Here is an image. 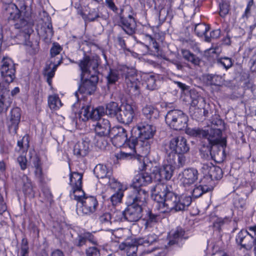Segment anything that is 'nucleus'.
Instances as JSON below:
<instances>
[{
	"mask_svg": "<svg viewBox=\"0 0 256 256\" xmlns=\"http://www.w3.org/2000/svg\"><path fill=\"white\" fill-rule=\"evenodd\" d=\"M152 192L154 194L156 207L160 213H168L186 210L192 203L190 196L178 195L173 192L170 185L158 183L152 187Z\"/></svg>",
	"mask_w": 256,
	"mask_h": 256,
	"instance_id": "f257e3e1",
	"label": "nucleus"
},
{
	"mask_svg": "<svg viewBox=\"0 0 256 256\" xmlns=\"http://www.w3.org/2000/svg\"><path fill=\"white\" fill-rule=\"evenodd\" d=\"M16 64L13 60L4 57L0 68L2 78L0 82V112H6L10 106L12 100L9 94L8 86L16 78Z\"/></svg>",
	"mask_w": 256,
	"mask_h": 256,
	"instance_id": "f03ea898",
	"label": "nucleus"
},
{
	"mask_svg": "<svg viewBox=\"0 0 256 256\" xmlns=\"http://www.w3.org/2000/svg\"><path fill=\"white\" fill-rule=\"evenodd\" d=\"M120 74L124 80L130 94L138 96L140 94V82L137 78L138 76L136 69L132 67L122 66H119L118 69L110 68L106 76L108 84H114L119 80Z\"/></svg>",
	"mask_w": 256,
	"mask_h": 256,
	"instance_id": "7ed1b4c3",
	"label": "nucleus"
},
{
	"mask_svg": "<svg viewBox=\"0 0 256 256\" xmlns=\"http://www.w3.org/2000/svg\"><path fill=\"white\" fill-rule=\"evenodd\" d=\"M186 132L192 136L206 138L208 142V145L207 146L212 147L220 144L222 146L226 144L224 140L222 137V130L218 128H210L205 130L198 128H188Z\"/></svg>",
	"mask_w": 256,
	"mask_h": 256,
	"instance_id": "20e7f679",
	"label": "nucleus"
},
{
	"mask_svg": "<svg viewBox=\"0 0 256 256\" xmlns=\"http://www.w3.org/2000/svg\"><path fill=\"white\" fill-rule=\"evenodd\" d=\"M156 131V127L151 122H142L132 128L133 138L131 140V142H136V144L144 148V144H142L143 142H148L150 143L148 140L154 136Z\"/></svg>",
	"mask_w": 256,
	"mask_h": 256,
	"instance_id": "39448f33",
	"label": "nucleus"
},
{
	"mask_svg": "<svg viewBox=\"0 0 256 256\" xmlns=\"http://www.w3.org/2000/svg\"><path fill=\"white\" fill-rule=\"evenodd\" d=\"M142 144L144 146L142 148L138 144H135L134 148H128L131 150L130 152H121L118 154L117 158L118 159H131L135 158L137 160L139 169L140 170H144L146 169L147 165L144 162V157L149 152L150 150V144L148 142H144Z\"/></svg>",
	"mask_w": 256,
	"mask_h": 256,
	"instance_id": "423d86ee",
	"label": "nucleus"
},
{
	"mask_svg": "<svg viewBox=\"0 0 256 256\" xmlns=\"http://www.w3.org/2000/svg\"><path fill=\"white\" fill-rule=\"evenodd\" d=\"M190 150V146L188 144L186 139L182 136H178L172 138L168 146V149H166V156L175 155V160L178 162V158L183 157L186 163V156L184 154L188 152Z\"/></svg>",
	"mask_w": 256,
	"mask_h": 256,
	"instance_id": "0eeeda50",
	"label": "nucleus"
},
{
	"mask_svg": "<svg viewBox=\"0 0 256 256\" xmlns=\"http://www.w3.org/2000/svg\"><path fill=\"white\" fill-rule=\"evenodd\" d=\"M178 159V162L175 160V155L166 156V160L168 164L156 170V176L158 180H170L172 176L174 169L182 167L184 165V158L182 156Z\"/></svg>",
	"mask_w": 256,
	"mask_h": 256,
	"instance_id": "6e6552de",
	"label": "nucleus"
},
{
	"mask_svg": "<svg viewBox=\"0 0 256 256\" xmlns=\"http://www.w3.org/2000/svg\"><path fill=\"white\" fill-rule=\"evenodd\" d=\"M112 136V142L113 144L117 147L123 146L125 148H134L136 142H132V129L130 131V136L128 138L126 130L121 126H114L112 128L111 134L110 136Z\"/></svg>",
	"mask_w": 256,
	"mask_h": 256,
	"instance_id": "1a4fd4ad",
	"label": "nucleus"
},
{
	"mask_svg": "<svg viewBox=\"0 0 256 256\" xmlns=\"http://www.w3.org/2000/svg\"><path fill=\"white\" fill-rule=\"evenodd\" d=\"M165 120L170 128L176 130H181L186 127L188 118L182 111L172 110L168 112Z\"/></svg>",
	"mask_w": 256,
	"mask_h": 256,
	"instance_id": "9d476101",
	"label": "nucleus"
},
{
	"mask_svg": "<svg viewBox=\"0 0 256 256\" xmlns=\"http://www.w3.org/2000/svg\"><path fill=\"white\" fill-rule=\"evenodd\" d=\"M127 207L123 212H118L116 215L118 218L116 220L121 222L127 220L130 222L138 221L142 217V208L140 204H126Z\"/></svg>",
	"mask_w": 256,
	"mask_h": 256,
	"instance_id": "9b49d317",
	"label": "nucleus"
},
{
	"mask_svg": "<svg viewBox=\"0 0 256 256\" xmlns=\"http://www.w3.org/2000/svg\"><path fill=\"white\" fill-rule=\"evenodd\" d=\"M82 72L80 80H82L86 74L91 75L92 71L93 74H98V68L99 65L98 60L97 57H90L84 56L82 60L78 63Z\"/></svg>",
	"mask_w": 256,
	"mask_h": 256,
	"instance_id": "f8f14e48",
	"label": "nucleus"
},
{
	"mask_svg": "<svg viewBox=\"0 0 256 256\" xmlns=\"http://www.w3.org/2000/svg\"><path fill=\"white\" fill-rule=\"evenodd\" d=\"M81 80L82 82L79 86L78 90L75 92V96L79 100L78 93L91 95L96 90V84L98 80V74H92L90 78Z\"/></svg>",
	"mask_w": 256,
	"mask_h": 256,
	"instance_id": "ddd939ff",
	"label": "nucleus"
},
{
	"mask_svg": "<svg viewBox=\"0 0 256 256\" xmlns=\"http://www.w3.org/2000/svg\"><path fill=\"white\" fill-rule=\"evenodd\" d=\"M98 206L96 198L93 196H87L76 205L78 214L90 215L96 210Z\"/></svg>",
	"mask_w": 256,
	"mask_h": 256,
	"instance_id": "4468645a",
	"label": "nucleus"
},
{
	"mask_svg": "<svg viewBox=\"0 0 256 256\" xmlns=\"http://www.w3.org/2000/svg\"><path fill=\"white\" fill-rule=\"evenodd\" d=\"M190 98L191 100V108L190 112L192 116V118L198 120L202 116V108L201 107L204 106V99L198 95L194 91H190Z\"/></svg>",
	"mask_w": 256,
	"mask_h": 256,
	"instance_id": "2eb2a0df",
	"label": "nucleus"
},
{
	"mask_svg": "<svg viewBox=\"0 0 256 256\" xmlns=\"http://www.w3.org/2000/svg\"><path fill=\"white\" fill-rule=\"evenodd\" d=\"M236 243L241 248L250 251L256 245V237L246 230H242L236 236Z\"/></svg>",
	"mask_w": 256,
	"mask_h": 256,
	"instance_id": "dca6fc26",
	"label": "nucleus"
},
{
	"mask_svg": "<svg viewBox=\"0 0 256 256\" xmlns=\"http://www.w3.org/2000/svg\"><path fill=\"white\" fill-rule=\"evenodd\" d=\"M18 6L19 8L14 3L3 6L4 13L7 16L8 20L16 18L18 16L22 14V12L27 14L26 10L29 8L26 6L24 1H20L18 4Z\"/></svg>",
	"mask_w": 256,
	"mask_h": 256,
	"instance_id": "f3484780",
	"label": "nucleus"
},
{
	"mask_svg": "<svg viewBox=\"0 0 256 256\" xmlns=\"http://www.w3.org/2000/svg\"><path fill=\"white\" fill-rule=\"evenodd\" d=\"M26 13L28 14H26V13L22 12V14L18 16V18L12 20L14 23V28L22 32L25 38L29 36L32 32V24L29 22L30 13L28 12V9L26 10Z\"/></svg>",
	"mask_w": 256,
	"mask_h": 256,
	"instance_id": "a211bd4d",
	"label": "nucleus"
},
{
	"mask_svg": "<svg viewBox=\"0 0 256 256\" xmlns=\"http://www.w3.org/2000/svg\"><path fill=\"white\" fill-rule=\"evenodd\" d=\"M148 198V192L140 188L132 186L130 193L127 196L126 204H140L142 206Z\"/></svg>",
	"mask_w": 256,
	"mask_h": 256,
	"instance_id": "6ab92c4d",
	"label": "nucleus"
},
{
	"mask_svg": "<svg viewBox=\"0 0 256 256\" xmlns=\"http://www.w3.org/2000/svg\"><path fill=\"white\" fill-rule=\"evenodd\" d=\"M134 108L135 106L133 104L128 103L122 104L118 114V120L126 124L132 122L135 116Z\"/></svg>",
	"mask_w": 256,
	"mask_h": 256,
	"instance_id": "aec40b11",
	"label": "nucleus"
},
{
	"mask_svg": "<svg viewBox=\"0 0 256 256\" xmlns=\"http://www.w3.org/2000/svg\"><path fill=\"white\" fill-rule=\"evenodd\" d=\"M20 108H15L11 110L6 124L9 132L12 134H15L17 132L18 124L20 122Z\"/></svg>",
	"mask_w": 256,
	"mask_h": 256,
	"instance_id": "412c9836",
	"label": "nucleus"
},
{
	"mask_svg": "<svg viewBox=\"0 0 256 256\" xmlns=\"http://www.w3.org/2000/svg\"><path fill=\"white\" fill-rule=\"evenodd\" d=\"M180 175V180L184 186L187 187L194 184L198 180L199 174L196 168H190L184 170Z\"/></svg>",
	"mask_w": 256,
	"mask_h": 256,
	"instance_id": "4be33fe9",
	"label": "nucleus"
},
{
	"mask_svg": "<svg viewBox=\"0 0 256 256\" xmlns=\"http://www.w3.org/2000/svg\"><path fill=\"white\" fill-rule=\"evenodd\" d=\"M120 18V25L125 32L132 36L136 30V24L133 16L129 14L128 17H124L122 14L119 16Z\"/></svg>",
	"mask_w": 256,
	"mask_h": 256,
	"instance_id": "5701e85b",
	"label": "nucleus"
},
{
	"mask_svg": "<svg viewBox=\"0 0 256 256\" xmlns=\"http://www.w3.org/2000/svg\"><path fill=\"white\" fill-rule=\"evenodd\" d=\"M111 130L110 121L105 118L100 119L95 125L96 136H110Z\"/></svg>",
	"mask_w": 256,
	"mask_h": 256,
	"instance_id": "b1692460",
	"label": "nucleus"
},
{
	"mask_svg": "<svg viewBox=\"0 0 256 256\" xmlns=\"http://www.w3.org/2000/svg\"><path fill=\"white\" fill-rule=\"evenodd\" d=\"M138 246L136 238L128 239L120 244L118 248L125 251L128 256H133L136 254Z\"/></svg>",
	"mask_w": 256,
	"mask_h": 256,
	"instance_id": "393cba45",
	"label": "nucleus"
},
{
	"mask_svg": "<svg viewBox=\"0 0 256 256\" xmlns=\"http://www.w3.org/2000/svg\"><path fill=\"white\" fill-rule=\"evenodd\" d=\"M150 174L148 172H141L136 174L133 179L132 186L140 188L146 186L152 182Z\"/></svg>",
	"mask_w": 256,
	"mask_h": 256,
	"instance_id": "a878e982",
	"label": "nucleus"
},
{
	"mask_svg": "<svg viewBox=\"0 0 256 256\" xmlns=\"http://www.w3.org/2000/svg\"><path fill=\"white\" fill-rule=\"evenodd\" d=\"M90 143L86 140L78 142L74 148V154L78 157L85 156L89 151Z\"/></svg>",
	"mask_w": 256,
	"mask_h": 256,
	"instance_id": "bb28decb",
	"label": "nucleus"
},
{
	"mask_svg": "<svg viewBox=\"0 0 256 256\" xmlns=\"http://www.w3.org/2000/svg\"><path fill=\"white\" fill-rule=\"evenodd\" d=\"M203 168L208 170V174L212 180H220L222 176L223 172L220 166L210 164V165L204 164Z\"/></svg>",
	"mask_w": 256,
	"mask_h": 256,
	"instance_id": "cd10ccee",
	"label": "nucleus"
},
{
	"mask_svg": "<svg viewBox=\"0 0 256 256\" xmlns=\"http://www.w3.org/2000/svg\"><path fill=\"white\" fill-rule=\"evenodd\" d=\"M94 172L98 178L104 179V180L112 175V170L106 166L102 164H97L94 168Z\"/></svg>",
	"mask_w": 256,
	"mask_h": 256,
	"instance_id": "c85d7f7f",
	"label": "nucleus"
},
{
	"mask_svg": "<svg viewBox=\"0 0 256 256\" xmlns=\"http://www.w3.org/2000/svg\"><path fill=\"white\" fill-rule=\"evenodd\" d=\"M31 159L32 164L35 168L34 174L36 178L40 182H43L44 178L40 158L36 155H35L34 156H32Z\"/></svg>",
	"mask_w": 256,
	"mask_h": 256,
	"instance_id": "c756f323",
	"label": "nucleus"
},
{
	"mask_svg": "<svg viewBox=\"0 0 256 256\" xmlns=\"http://www.w3.org/2000/svg\"><path fill=\"white\" fill-rule=\"evenodd\" d=\"M137 244L139 246H148L156 242L158 239V236L154 233L150 234L147 236L136 238Z\"/></svg>",
	"mask_w": 256,
	"mask_h": 256,
	"instance_id": "7c9ffc66",
	"label": "nucleus"
},
{
	"mask_svg": "<svg viewBox=\"0 0 256 256\" xmlns=\"http://www.w3.org/2000/svg\"><path fill=\"white\" fill-rule=\"evenodd\" d=\"M211 190L212 188L210 186L203 184H199L194 186V188L190 193L193 198H198L204 194L211 191Z\"/></svg>",
	"mask_w": 256,
	"mask_h": 256,
	"instance_id": "2f4dec72",
	"label": "nucleus"
},
{
	"mask_svg": "<svg viewBox=\"0 0 256 256\" xmlns=\"http://www.w3.org/2000/svg\"><path fill=\"white\" fill-rule=\"evenodd\" d=\"M240 190L234 193V204L237 208H243L246 205V194Z\"/></svg>",
	"mask_w": 256,
	"mask_h": 256,
	"instance_id": "473e14b6",
	"label": "nucleus"
},
{
	"mask_svg": "<svg viewBox=\"0 0 256 256\" xmlns=\"http://www.w3.org/2000/svg\"><path fill=\"white\" fill-rule=\"evenodd\" d=\"M142 114L147 119L152 121L159 116L158 110L152 106H146L142 108Z\"/></svg>",
	"mask_w": 256,
	"mask_h": 256,
	"instance_id": "72a5a7b5",
	"label": "nucleus"
},
{
	"mask_svg": "<svg viewBox=\"0 0 256 256\" xmlns=\"http://www.w3.org/2000/svg\"><path fill=\"white\" fill-rule=\"evenodd\" d=\"M160 218L158 214H153L150 210H148L144 218V220L146 221L145 227L148 228L152 226L159 221Z\"/></svg>",
	"mask_w": 256,
	"mask_h": 256,
	"instance_id": "f704fd0d",
	"label": "nucleus"
},
{
	"mask_svg": "<svg viewBox=\"0 0 256 256\" xmlns=\"http://www.w3.org/2000/svg\"><path fill=\"white\" fill-rule=\"evenodd\" d=\"M105 113L110 117H116L118 118V114L120 110V107L119 106L117 102H112L106 104Z\"/></svg>",
	"mask_w": 256,
	"mask_h": 256,
	"instance_id": "c9c22d12",
	"label": "nucleus"
},
{
	"mask_svg": "<svg viewBox=\"0 0 256 256\" xmlns=\"http://www.w3.org/2000/svg\"><path fill=\"white\" fill-rule=\"evenodd\" d=\"M70 196L72 199L77 202V204H78L80 202L82 201L83 198L87 196L84 191L82 190V186H80V188L77 187L72 188L70 192Z\"/></svg>",
	"mask_w": 256,
	"mask_h": 256,
	"instance_id": "e433bc0d",
	"label": "nucleus"
},
{
	"mask_svg": "<svg viewBox=\"0 0 256 256\" xmlns=\"http://www.w3.org/2000/svg\"><path fill=\"white\" fill-rule=\"evenodd\" d=\"M82 174L78 172H72L70 176V185L72 188L82 186Z\"/></svg>",
	"mask_w": 256,
	"mask_h": 256,
	"instance_id": "4c0bfd02",
	"label": "nucleus"
},
{
	"mask_svg": "<svg viewBox=\"0 0 256 256\" xmlns=\"http://www.w3.org/2000/svg\"><path fill=\"white\" fill-rule=\"evenodd\" d=\"M212 147L207 146L206 150H205L206 154H204V156H208L210 155L212 158L216 162H220L224 160L225 158V154L224 150H219L216 154H212Z\"/></svg>",
	"mask_w": 256,
	"mask_h": 256,
	"instance_id": "58836bf2",
	"label": "nucleus"
},
{
	"mask_svg": "<svg viewBox=\"0 0 256 256\" xmlns=\"http://www.w3.org/2000/svg\"><path fill=\"white\" fill-rule=\"evenodd\" d=\"M21 183L22 184V190L25 194L30 195L33 194L32 182L27 176L24 174L22 176Z\"/></svg>",
	"mask_w": 256,
	"mask_h": 256,
	"instance_id": "ea45409f",
	"label": "nucleus"
},
{
	"mask_svg": "<svg viewBox=\"0 0 256 256\" xmlns=\"http://www.w3.org/2000/svg\"><path fill=\"white\" fill-rule=\"evenodd\" d=\"M182 54L184 60L191 62L195 65L199 64L200 61L199 58L194 54L188 50H182Z\"/></svg>",
	"mask_w": 256,
	"mask_h": 256,
	"instance_id": "a19ab883",
	"label": "nucleus"
},
{
	"mask_svg": "<svg viewBox=\"0 0 256 256\" xmlns=\"http://www.w3.org/2000/svg\"><path fill=\"white\" fill-rule=\"evenodd\" d=\"M60 64L58 62V64H54V62L52 60H50V64L46 65L44 72V74L48 78H52L54 76L55 72L57 68L58 64Z\"/></svg>",
	"mask_w": 256,
	"mask_h": 256,
	"instance_id": "79ce46f5",
	"label": "nucleus"
},
{
	"mask_svg": "<svg viewBox=\"0 0 256 256\" xmlns=\"http://www.w3.org/2000/svg\"><path fill=\"white\" fill-rule=\"evenodd\" d=\"M112 215L108 212L102 214L98 218L100 224L102 226L108 228H109L112 224Z\"/></svg>",
	"mask_w": 256,
	"mask_h": 256,
	"instance_id": "37998d69",
	"label": "nucleus"
},
{
	"mask_svg": "<svg viewBox=\"0 0 256 256\" xmlns=\"http://www.w3.org/2000/svg\"><path fill=\"white\" fill-rule=\"evenodd\" d=\"M206 78L210 85L220 86L222 83V78L218 75L208 74L206 76Z\"/></svg>",
	"mask_w": 256,
	"mask_h": 256,
	"instance_id": "c03bdc74",
	"label": "nucleus"
},
{
	"mask_svg": "<svg viewBox=\"0 0 256 256\" xmlns=\"http://www.w3.org/2000/svg\"><path fill=\"white\" fill-rule=\"evenodd\" d=\"M48 104L51 110H56L62 106V102L56 95L50 96L48 98Z\"/></svg>",
	"mask_w": 256,
	"mask_h": 256,
	"instance_id": "a18cd8bd",
	"label": "nucleus"
},
{
	"mask_svg": "<svg viewBox=\"0 0 256 256\" xmlns=\"http://www.w3.org/2000/svg\"><path fill=\"white\" fill-rule=\"evenodd\" d=\"M104 114L105 109L104 106H98L96 108H94L92 107L90 118L98 121L100 119H101L100 118Z\"/></svg>",
	"mask_w": 256,
	"mask_h": 256,
	"instance_id": "49530a36",
	"label": "nucleus"
},
{
	"mask_svg": "<svg viewBox=\"0 0 256 256\" xmlns=\"http://www.w3.org/2000/svg\"><path fill=\"white\" fill-rule=\"evenodd\" d=\"M30 139L28 134L24 136L22 138L18 141L17 146L19 147V150L22 152H26L30 146Z\"/></svg>",
	"mask_w": 256,
	"mask_h": 256,
	"instance_id": "de8ad7c7",
	"label": "nucleus"
},
{
	"mask_svg": "<svg viewBox=\"0 0 256 256\" xmlns=\"http://www.w3.org/2000/svg\"><path fill=\"white\" fill-rule=\"evenodd\" d=\"M185 231L182 228H178L174 232L173 234V239L170 240L169 245H173L178 242L177 240L180 238H186L184 236Z\"/></svg>",
	"mask_w": 256,
	"mask_h": 256,
	"instance_id": "09e8293b",
	"label": "nucleus"
},
{
	"mask_svg": "<svg viewBox=\"0 0 256 256\" xmlns=\"http://www.w3.org/2000/svg\"><path fill=\"white\" fill-rule=\"evenodd\" d=\"M209 29V26L204 24H198L195 26L194 32L198 36H206V33Z\"/></svg>",
	"mask_w": 256,
	"mask_h": 256,
	"instance_id": "8fccbe9b",
	"label": "nucleus"
},
{
	"mask_svg": "<svg viewBox=\"0 0 256 256\" xmlns=\"http://www.w3.org/2000/svg\"><path fill=\"white\" fill-rule=\"evenodd\" d=\"M102 18V14H100L98 12L94 10L90 11L86 15L83 16V18L86 22H92L98 21L99 18Z\"/></svg>",
	"mask_w": 256,
	"mask_h": 256,
	"instance_id": "3c124183",
	"label": "nucleus"
},
{
	"mask_svg": "<svg viewBox=\"0 0 256 256\" xmlns=\"http://www.w3.org/2000/svg\"><path fill=\"white\" fill-rule=\"evenodd\" d=\"M156 78L154 75H150L146 79V88L150 90H154L156 88Z\"/></svg>",
	"mask_w": 256,
	"mask_h": 256,
	"instance_id": "603ef678",
	"label": "nucleus"
},
{
	"mask_svg": "<svg viewBox=\"0 0 256 256\" xmlns=\"http://www.w3.org/2000/svg\"><path fill=\"white\" fill-rule=\"evenodd\" d=\"M108 136H96V146L100 148L105 149L108 144Z\"/></svg>",
	"mask_w": 256,
	"mask_h": 256,
	"instance_id": "864d4df0",
	"label": "nucleus"
},
{
	"mask_svg": "<svg viewBox=\"0 0 256 256\" xmlns=\"http://www.w3.org/2000/svg\"><path fill=\"white\" fill-rule=\"evenodd\" d=\"M29 247L28 242L26 238H24L22 240L20 249V256H28Z\"/></svg>",
	"mask_w": 256,
	"mask_h": 256,
	"instance_id": "5fc2aeb1",
	"label": "nucleus"
},
{
	"mask_svg": "<svg viewBox=\"0 0 256 256\" xmlns=\"http://www.w3.org/2000/svg\"><path fill=\"white\" fill-rule=\"evenodd\" d=\"M106 6L118 16L122 14L124 10L122 8L119 10L116 6L113 0H106Z\"/></svg>",
	"mask_w": 256,
	"mask_h": 256,
	"instance_id": "6e6d98bb",
	"label": "nucleus"
},
{
	"mask_svg": "<svg viewBox=\"0 0 256 256\" xmlns=\"http://www.w3.org/2000/svg\"><path fill=\"white\" fill-rule=\"evenodd\" d=\"M106 184L108 185L112 188L118 190L120 191V184L114 178L110 176L104 182Z\"/></svg>",
	"mask_w": 256,
	"mask_h": 256,
	"instance_id": "4d7b16f0",
	"label": "nucleus"
},
{
	"mask_svg": "<svg viewBox=\"0 0 256 256\" xmlns=\"http://www.w3.org/2000/svg\"><path fill=\"white\" fill-rule=\"evenodd\" d=\"M217 63L224 66L226 70L230 68L232 65V59L228 57L221 58L218 59Z\"/></svg>",
	"mask_w": 256,
	"mask_h": 256,
	"instance_id": "13d9d810",
	"label": "nucleus"
},
{
	"mask_svg": "<svg viewBox=\"0 0 256 256\" xmlns=\"http://www.w3.org/2000/svg\"><path fill=\"white\" fill-rule=\"evenodd\" d=\"M86 240L84 233L78 234V237L74 240V246L80 248L86 244Z\"/></svg>",
	"mask_w": 256,
	"mask_h": 256,
	"instance_id": "bf43d9fd",
	"label": "nucleus"
},
{
	"mask_svg": "<svg viewBox=\"0 0 256 256\" xmlns=\"http://www.w3.org/2000/svg\"><path fill=\"white\" fill-rule=\"evenodd\" d=\"M92 108V107L90 104H86L82 106L80 114V116H83L84 118L86 120L90 118Z\"/></svg>",
	"mask_w": 256,
	"mask_h": 256,
	"instance_id": "052dcab7",
	"label": "nucleus"
},
{
	"mask_svg": "<svg viewBox=\"0 0 256 256\" xmlns=\"http://www.w3.org/2000/svg\"><path fill=\"white\" fill-rule=\"evenodd\" d=\"M144 46L148 50L151 49L152 48H154V50L152 51L154 53V54L156 56H162V53L160 50L158 44L156 42V40H155L154 42H152V44H150L148 45L146 44Z\"/></svg>",
	"mask_w": 256,
	"mask_h": 256,
	"instance_id": "680f3d73",
	"label": "nucleus"
},
{
	"mask_svg": "<svg viewBox=\"0 0 256 256\" xmlns=\"http://www.w3.org/2000/svg\"><path fill=\"white\" fill-rule=\"evenodd\" d=\"M43 30L44 32L45 38L50 40L54 34L52 24L50 22L47 24L46 27L44 26Z\"/></svg>",
	"mask_w": 256,
	"mask_h": 256,
	"instance_id": "e2e57ef3",
	"label": "nucleus"
},
{
	"mask_svg": "<svg viewBox=\"0 0 256 256\" xmlns=\"http://www.w3.org/2000/svg\"><path fill=\"white\" fill-rule=\"evenodd\" d=\"M123 194L122 191H118L113 194L110 197V201L112 205H116L118 203L120 202Z\"/></svg>",
	"mask_w": 256,
	"mask_h": 256,
	"instance_id": "0e129e2a",
	"label": "nucleus"
},
{
	"mask_svg": "<svg viewBox=\"0 0 256 256\" xmlns=\"http://www.w3.org/2000/svg\"><path fill=\"white\" fill-rule=\"evenodd\" d=\"M62 48L58 44L54 43L52 46L50 50V55L52 57L50 60H52V58L58 55L62 51Z\"/></svg>",
	"mask_w": 256,
	"mask_h": 256,
	"instance_id": "69168bd1",
	"label": "nucleus"
},
{
	"mask_svg": "<svg viewBox=\"0 0 256 256\" xmlns=\"http://www.w3.org/2000/svg\"><path fill=\"white\" fill-rule=\"evenodd\" d=\"M224 224V220L222 218H217L213 222V228L214 230H217L219 232H220L222 227Z\"/></svg>",
	"mask_w": 256,
	"mask_h": 256,
	"instance_id": "338daca9",
	"label": "nucleus"
},
{
	"mask_svg": "<svg viewBox=\"0 0 256 256\" xmlns=\"http://www.w3.org/2000/svg\"><path fill=\"white\" fill-rule=\"evenodd\" d=\"M86 254L87 256H100V252L97 248L92 246L86 249Z\"/></svg>",
	"mask_w": 256,
	"mask_h": 256,
	"instance_id": "774afa93",
	"label": "nucleus"
}]
</instances>
